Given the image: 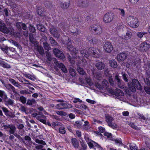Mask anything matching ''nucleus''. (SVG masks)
Here are the masks:
<instances>
[{
    "label": "nucleus",
    "mask_w": 150,
    "mask_h": 150,
    "mask_svg": "<svg viewBox=\"0 0 150 150\" xmlns=\"http://www.w3.org/2000/svg\"><path fill=\"white\" fill-rule=\"evenodd\" d=\"M46 54L47 58L49 61H52V62H54L55 64L58 67L60 68L62 71L64 73L67 72V69L63 63L59 62L56 58H52L51 55L49 52H46Z\"/></svg>",
    "instance_id": "1"
},
{
    "label": "nucleus",
    "mask_w": 150,
    "mask_h": 150,
    "mask_svg": "<svg viewBox=\"0 0 150 150\" xmlns=\"http://www.w3.org/2000/svg\"><path fill=\"white\" fill-rule=\"evenodd\" d=\"M4 129L6 131L9 132V134H13L16 137H17V134L16 133V128L15 126L12 124H4L3 126Z\"/></svg>",
    "instance_id": "2"
},
{
    "label": "nucleus",
    "mask_w": 150,
    "mask_h": 150,
    "mask_svg": "<svg viewBox=\"0 0 150 150\" xmlns=\"http://www.w3.org/2000/svg\"><path fill=\"white\" fill-rule=\"evenodd\" d=\"M127 22L128 25L133 28H137L139 25L138 19L133 16H129L128 17Z\"/></svg>",
    "instance_id": "3"
},
{
    "label": "nucleus",
    "mask_w": 150,
    "mask_h": 150,
    "mask_svg": "<svg viewBox=\"0 0 150 150\" xmlns=\"http://www.w3.org/2000/svg\"><path fill=\"white\" fill-rule=\"evenodd\" d=\"M105 121L109 127L114 129L117 127V125L115 123L112 122L114 119L112 116L107 114L105 115Z\"/></svg>",
    "instance_id": "4"
},
{
    "label": "nucleus",
    "mask_w": 150,
    "mask_h": 150,
    "mask_svg": "<svg viewBox=\"0 0 150 150\" xmlns=\"http://www.w3.org/2000/svg\"><path fill=\"white\" fill-rule=\"evenodd\" d=\"M33 117H36L37 119L42 123L46 124L47 118L45 115H44L40 112H39L38 113H33L32 114Z\"/></svg>",
    "instance_id": "5"
},
{
    "label": "nucleus",
    "mask_w": 150,
    "mask_h": 150,
    "mask_svg": "<svg viewBox=\"0 0 150 150\" xmlns=\"http://www.w3.org/2000/svg\"><path fill=\"white\" fill-rule=\"evenodd\" d=\"M0 31L6 34H9L11 35H13L14 30L12 27L7 28L6 25H0Z\"/></svg>",
    "instance_id": "6"
},
{
    "label": "nucleus",
    "mask_w": 150,
    "mask_h": 150,
    "mask_svg": "<svg viewBox=\"0 0 150 150\" xmlns=\"http://www.w3.org/2000/svg\"><path fill=\"white\" fill-rule=\"evenodd\" d=\"M72 106L71 104H69L67 102L60 103L56 105L55 108L59 110H63L68 109L71 108Z\"/></svg>",
    "instance_id": "7"
},
{
    "label": "nucleus",
    "mask_w": 150,
    "mask_h": 150,
    "mask_svg": "<svg viewBox=\"0 0 150 150\" xmlns=\"http://www.w3.org/2000/svg\"><path fill=\"white\" fill-rule=\"evenodd\" d=\"M114 18V15L111 12H108L106 13L104 16L103 20L106 23H108L111 22Z\"/></svg>",
    "instance_id": "8"
},
{
    "label": "nucleus",
    "mask_w": 150,
    "mask_h": 150,
    "mask_svg": "<svg viewBox=\"0 0 150 150\" xmlns=\"http://www.w3.org/2000/svg\"><path fill=\"white\" fill-rule=\"evenodd\" d=\"M2 83L4 84V86L6 87V88L10 92V94H12V91L14 95H16L18 94V93L16 91L15 88L10 83L5 84L3 82Z\"/></svg>",
    "instance_id": "9"
},
{
    "label": "nucleus",
    "mask_w": 150,
    "mask_h": 150,
    "mask_svg": "<svg viewBox=\"0 0 150 150\" xmlns=\"http://www.w3.org/2000/svg\"><path fill=\"white\" fill-rule=\"evenodd\" d=\"M102 85H101L98 83H95V86L100 89H103V88H105L106 89L108 88V83L107 80H103L102 82Z\"/></svg>",
    "instance_id": "10"
},
{
    "label": "nucleus",
    "mask_w": 150,
    "mask_h": 150,
    "mask_svg": "<svg viewBox=\"0 0 150 150\" xmlns=\"http://www.w3.org/2000/svg\"><path fill=\"white\" fill-rule=\"evenodd\" d=\"M53 52L55 55L61 59L64 58V56L63 52L57 48H54L53 50Z\"/></svg>",
    "instance_id": "11"
},
{
    "label": "nucleus",
    "mask_w": 150,
    "mask_h": 150,
    "mask_svg": "<svg viewBox=\"0 0 150 150\" xmlns=\"http://www.w3.org/2000/svg\"><path fill=\"white\" fill-rule=\"evenodd\" d=\"M103 47L105 52L108 53L111 52L113 49L111 43L108 42H107L105 43Z\"/></svg>",
    "instance_id": "12"
},
{
    "label": "nucleus",
    "mask_w": 150,
    "mask_h": 150,
    "mask_svg": "<svg viewBox=\"0 0 150 150\" xmlns=\"http://www.w3.org/2000/svg\"><path fill=\"white\" fill-rule=\"evenodd\" d=\"M132 85L136 87L137 89L140 91L142 90V88L141 84L137 79H132Z\"/></svg>",
    "instance_id": "13"
},
{
    "label": "nucleus",
    "mask_w": 150,
    "mask_h": 150,
    "mask_svg": "<svg viewBox=\"0 0 150 150\" xmlns=\"http://www.w3.org/2000/svg\"><path fill=\"white\" fill-rule=\"evenodd\" d=\"M50 33L53 35V36L55 37L58 38L60 34L58 31L54 27L52 26V28L50 29Z\"/></svg>",
    "instance_id": "14"
},
{
    "label": "nucleus",
    "mask_w": 150,
    "mask_h": 150,
    "mask_svg": "<svg viewBox=\"0 0 150 150\" xmlns=\"http://www.w3.org/2000/svg\"><path fill=\"white\" fill-rule=\"evenodd\" d=\"M102 28L100 25H94V35H99L102 33Z\"/></svg>",
    "instance_id": "15"
},
{
    "label": "nucleus",
    "mask_w": 150,
    "mask_h": 150,
    "mask_svg": "<svg viewBox=\"0 0 150 150\" xmlns=\"http://www.w3.org/2000/svg\"><path fill=\"white\" fill-rule=\"evenodd\" d=\"M67 48L69 50L73 53L77 54L78 52V50H76L74 47L71 45V42H69L67 43Z\"/></svg>",
    "instance_id": "16"
},
{
    "label": "nucleus",
    "mask_w": 150,
    "mask_h": 150,
    "mask_svg": "<svg viewBox=\"0 0 150 150\" xmlns=\"http://www.w3.org/2000/svg\"><path fill=\"white\" fill-rule=\"evenodd\" d=\"M43 9V8L42 7H39L37 10V12L39 15L43 17L44 18H45L46 20L47 21H48L49 20V18L47 16L44 14Z\"/></svg>",
    "instance_id": "17"
},
{
    "label": "nucleus",
    "mask_w": 150,
    "mask_h": 150,
    "mask_svg": "<svg viewBox=\"0 0 150 150\" xmlns=\"http://www.w3.org/2000/svg\"><path fill=\"white\" fill-rule=\"evenodd\" d=\"M112 94L118 97L123 96L124 94L123 92L122 91L118 88H116L115 91H113Z\"/></svg>",
    "instance_id": "18"
},
{
    "label": "nucleus",
    "mask_w": 150,
    "mask_h": 150,
    "mask_svg": "<svg viewBox=\"0 0 150 150\" xmlns=\"http://www.w3.org/2000/svg\"><path fill=\"white\" fill-rule=\"evenodd\" d=\"M140 47L142 51H146L150 47V45L149 44L146 42H144L140 45Z\"/></svg>",
    "instance_id": "19"
},
{
    "label": "nucleus",
    "mask_w": 150,
    "mask_h": 150,
    "mask_svg": "<svg viewBox=\"0 0 150 150\" xmlns=\"http://www.w3.org/2000/svg\"><path fill=\"white\" fill-rule=\"evenodd\" d=\"M127 56V54L124 53H122L117 56V59L118 60L121 61H124Z\"/></svg>",
    "instance_id": "20"
},
{
    "label": "nucleus",
    "mask_w": 150,
    "mask_h": 150,
    "mask_svg": "<svg viewBox=\"0 0 150 150\" xmlns=\"http://www.w3.org/2000/svg\"><path fill=\"white\" fill-rule=\"evenodd\" d=\"M70 5V1L68 2H61L60 3V7L63 9H67Z\"/></svg>",
    "instance_id": "21"
},
{
    "label": "nucleus",
    "mask_w": 150,
    "mask_h": 150,
    "mask_svg": "<svg viewBox=\"0 0 150 150\" xmlns=\"http://www.w3.org/2000/svg\"><path fill=\"white\" fill-rule=\"evenodd\" d=\"M79 6L81 7H86L87 6L88 3L87 0H79L78 2Z\"/></svg>",
    "instance_id": "22"
},
{
    "label": "nucleus",
    "mask_w": 150,
    "mask_h": 150,
    "mask_svg": "<svg viewBox=\"0 0 150 150\" xmlns=\"http://www.w3.org/2000/svg\"><path fill=\"white\" fill-rule=\"evenodd\" d=\"M96 66L98 69L101 70L104 68L105 65L104 63L101 62H99L96 64Z\"/></svg>",
    "instance_id": "23"
},
{
    "label": "nucleus",
    "mask_w": 150,
    "mask_h": 150,
    "mask_svg": "<svg viewBox=\"0 0 150 150\" xmlns=\"http://www.w3.org/2000/svg\"><path fill=\"white\" fill-rule=\"evenodd\" d=\"M9 81L14 86L19 88H20L21 86L19 84L18 82H17L15 80L11 78L9 79Z\"/></svg>",
    "instance_id": "24"
},
{
    "label": "nucleus",
    "mask_w": 150,
    "mask_h": 150,
    "mask_svg": "<svg viewBox=\"0 0 150 150\" xmlns=\"http://www.w3.org/2000/svg\"><path fill=\"white\" fill-rule=\"evenodd\" d=\"M44 38L45 40L46 41L47 40L46 37L45 36ZM43 47L47 51H49L51 49L50 46L46 41L43 42Z\"/></svg>",
    "instance_id": "25"
},
{
    "label": "nucleus",
    "mask_w": 150,
    "mask_h": 150,
    "mask_svg": "<svg viewBox=\"0 0 150 150\" xmlns=\"http://www.w3.org/2000/svg\"><path fill=\"white\" fill-rule=\"evenodd\" d=\"M74 29H72L73 30L71 32L72 35L76 37H78L80 33V31L78 29L74 27Z\"/></svg>",
    "instance_id": "26"
},
{
    "label": "nucleus",
    "mask_w": 150,
    "mask_h": 150,
    "mask_svg": "<svg viewBox=\"0 0 150 150\" xmlns=\"http://www.w3.org/2000/svg\"><path fill=\"white\" fill-rule=\"evenodd\" d=\"M132 34L131 32L128 31L126 33V35H124L122 37V38L125 40H127L130 39L132 37Z\"/></svg>",
    "instance_id": "27"
},
{
    "label": "nucleus",
    "mask_w": 150,
    "mask_h": 150,
    "mask_svg": "<svg viewBox=\"0 0 150 150\" xmlns=\"http://www.w3.org/2000/svg\"><path fill=\"white\" fill-rule=\"evenodd\" d=\"M84 138L86 142H87L89 147L90 148H93V141L90 139L88 137H85Z\"/></svg>",
    "instance_id": "28"
},
{
    "label": "nucleus",
    "mask_w": 150,
    "mask_h": 150,
    "mask_svg": "<svg viewBox=\"0 0 150 150\" xmlns=\"http://www.w3.org/2000/svg\"><path fill=\"white\" fill-rule=\"evenodd\" d=\"M0 66H2V67L7 69L10 68H11L10 65L5 62L0 60Z\"/></svg>",
    "instance_id": "29"
},
{
    "label": "nucleus",
    "mask_w": 150,
    "mask_h": 150,
    "mask_svg": "<svg viewBox=\"0 0 150 150\" xmlns=\"http://www.w3.org/2000/svg\"><path fill=\"white\" fill-rule=\"evenodd\" d=\"M61 28L64 32H66L68 31L69 29V26L68 24L64 23H62Z\"/></svg>",
    "instance_id": "30"
},
{
    "label": "nucleus",
    "mask_w": 150,
    "mask_h": 150,
    "mask_svg": "<svg viewBox=\"0 0 150 150\" xmlns=\"http://www.w3.org/2000/svg\"><path fill=\"white\" fill-rule=\"evenodd\" d=\"M72 143L75 148H77L79 146V142L76 139H72Z\"/></svg>",
    "instance_id": "31"
},
{
    "label": "nucleus",
    "mask_w": 150,
    "mask_h": 150,
    "mask_svg": "<svg viewBox=\"0 0 150 150\" xmlns=\"http://www.w3.org/2000/svg\"><path fill=\"white\" fill-rule=\"evenodd\" d=\"M49 39L52 46H57L58 45L57 42L52 37H49Z\"/></svg>",
    "instance_id": "32"
},
{
    "label": "nucleus",
    "mask_w": 150,
    "mask_h": 150,
    "mask_svg": "<svg viewBox=\"0 0 150 150\" xmlns=\"http://www.w3.org/2000/svg\"><path fill=\"white\" fill-rule=\"evenodd\" d=\"M110 66L112 68H115L117 67V62L115 60H110L109 62Z\"/></svg>",
    "instance_id": "33"
},
{
    "label": "nucleus",
    "mask_w": 150,
    "mask_h": 150,
    "mask_svg": "<svg viewBox=\"0 0 150 150\" xmlns=\"http://www.w3.org/2000/svg\"><path fill=\"white\" fill-rule=\"evenodd\" d=\"M104 135L108 139L112 141H114V139L111 133H109L107 132H105L104 133Z\"/></svg>",
    "instance_id": "34"
},
{
    "label": "nucleus",
    "mask_w": 150,
    "mask_h": 150,
    "mask_svg": "<svg viewBox=\"0 0 150 150\" xmlns=\"http://www.w3.org/2000/svg\"><path fill=\"white\" fill-rule=\"evenodd\" d=\"M36 103L35 100L33 98L29 99L27 101V104L30 105H33L35 104Z\"/></svg>",
    "instance_id": "35"
},
{
    "label": "nucleus",
    "mask_w": 150,
    "mask_h": 150,
    "mask_svg": "<svg viewBox=\"0 0 150 150\" xmlns=\"http://www.w3.org/2000/svg\"><path fill=\"white\" fill-rule=\"evenodd\" d=\"M0 97L5 99H7L8 97L6 93L4 91L0 90Z\"/></svg>",
    "instance_id": "36"
},
{
    "label": "nucleus",
    "mask_w": 150,
    "mask_h": 150,
    "mask_svg": "<svg viewBox=\"0 0 150 150\" xmlns=\"http://www.w3.org/2000/svg\"><path fill=\"white\" fill-rule=\"evenodd\" d=\"M23 75L27 78L32 80H34V79H35V76L34 75H30L29 74H24Z\"/></svg>",
    "instance_id": "37"
},
{
    "label": "nucleus",
    "mask_w": 150,
    "mask_h": 150,
    "mask_svg": "<svg viewBox=\"0 0 150 150\" xmlns=\"http://www.w3.org/2000/svg\"><path fill=\"white\" fill-rule=\"evenodd\" d=\"M38 29L40 31L43 32L45 31V28L43 25L41 24H39L37 25Z\"/></svg>",
    "instance_id": "38"
},
{
    "label": "nucleus",
    "mask_w": 150,
    "mask_h": 150,
    "mask_svg": "<svg viewBox=\"0 0 150 150\" xmlns=\"http://www.w3.org/2000/svg\"><path fill=\"white\" fill-rule=\"evenodd\" d=\"M88 121H86L84 122V124L83 125L84 129L89 131H91V128H90L88 126Z\"/></svg>",
    "instance_id": "39"
},
{
    "label": "nucleus",
    "mask_w": 150,
    "mask_h": 150,
    "mask_svg": "<svg viewBox=\"0 0 150 150\" xmlns=\"http://www.w3.org/2000/svg\"><path fill=\"white\" fill-rule=\"evenodd\" d=\"M100 50L98 49H96L94 50V57H99L100 55Z\"/></svg>",
    "instance_id": "40"
},
{
    "label": "nucleus",
    "mask_w": 150,
    "mask_h": 150,
    "mask_svg": "<svg viewBox=\"0 0 150 150\" xmlns=\"http://www.w3.org/2000/svg\"><path fill=\"white\" fill-rule=\"evenodd\" d=\"M37 48L40 54L42 55L44 54V50L42 46H38Z\"/></svg>",
    "instance_id": "41"
},
{
    "label": "nucleus",
    "mask_w": 150,
    "mask_h": 150,
    "mask_svg": "<svg viewBox=\"0 0 150 150\" xmlns=\"http://www.w3.org/2000/svg\"><path fill=\"white\" fill-rule=\"evenodd\" d=\"M77 71L80 74L84 75L86 74V73L83 69L80 67H79L77 68Z\"/></svg>",
    "instance_id": "42"
},
{
    "label": "nucleus",
    "mask_w": 150,
    "mask_h": 150,
    "mask_svg": "<svg viewBox=\"0 0 150 150\" xmlns=\"http://www.w3.org/2000/svg\"><path fill=\"white\" fill-rule=\"evenodd\" d=\"M117 84L118 87L121 89H123L125 87L124 83L122 81L117 82Z\"/></svg>",
    "instance_id": "43"
},
{
    "label": "nucleus",
    "mask_w": 150,
    "mask_h": 150,
    "mask_svg": "<svg viewBox=\"0 0 150 150\" xmlns=\"http://www.w3.org/2000/svg\"><path fill=\"white\" fill-rule=\"evenodd\" d=\"M128 85L129 89L132 92H134L136 91V88H137L136 87L132 85H129V83Z\"/></svg>",
    "instance_id": "44"
},
{
    "label": "nucleus",
    "mask_w": 150,
    "mask_h": 150,
    "mask_svg": "<svg viewBox=\"0 0 150 150\" xmlns=\"http://www.w3.org/2000/svg\"><path fill=\"white\" fill-rule=\"evenodd\" d=\"M70 74L73 76H74L76 75V71L75 70L72 68H70L69 69Z\"/></svg>",
    "instance_id": "45"
},
{
    "label": "nucleus",
    "mask_w": 150,
    "mask_h": 150,
    "mask_svg": "<svg viewBox=\"0 0 150 150\" xmlns=\"http://www.w3.org/2000/svg\"><path fill=\"white\" fill-rule=\"evenodd\" d=\"M115 143L117 144H118L119 145H122L123 144L122 140L121 138H119L117 139L114 140Z\"/></svg>",
    "instance_id": "46"
},
{
    "label": "nucleus",
    "mask_w": 150,
    "mask_h": 150,
    "mask_svg": "<svg viewBox=\"0 0 150 150\" xmlns=\"http://www.w3.org/2000/svg\"><path fill=\"white\" fill-rule=\"evenodd\" d=\"M6 102L7 104L11 105H13L14 103V100L10 98L8 99Z\"/></svg>",
    "instance_id": "47"
},
{
    "label": "nucleus",
    "mask_w": 150,
    "mask_h": 150,
    "mask_svg": "<svg viewBox=\"0 0 150 150\" xmlns=\"http://www.w3.org/2000/svg\"><path fill=\"white\" fill-rule=\"evenodd\" d=\"M35 142L37 143L43 145H45L46 144L45 142L42 140L36 139L35 140Z\"/></svg>",
    "instance_id": "48"
},
{
    "label": "nucleus",
    "mask_w": 150,
    "mask_h": 150,
    "mask_svg": "<svg viewBox=\"0 0 150 150\" xmlns=\"http://www.w3.org/2000/svg\"><path fill=\"white\" fill-rule=\"evenodd\" d=\"M5 115L7 116H8L11 118H13L15 115L13 114L12 113L9 111H8L5 113Z\"/></svg>",
    "instance_id": "49"
},
{
    "label": "nucleus",
    "mask_w": 150,
    "mask_h": 150,
    "mask_svg": "<svg viewBox=\"0 0 150 150\" xmlns=\"http://www.w3.org/2000/svg\"><path fill=\"white\" fill-rule=\"evenodd\" d=\"M19 100L23 104H25L26 103L27 100L26 98L23 96H21L20 97Z\"/></svg>",
    "instance_id": "50"
},
{
    "label": "nucleus",
    "mask_w": 150,
    "mask_h": 150,
    "mask_svg": "<svg viewBox=\"0 0 150 150\" xmlns=\"http://www.w3.org/2000/svg\"><path fill=\"white\" fill-rule=\"evenodd\" d=\"M56 112L57 115L61 116H65L67 115L66 113L63 111H56Z\"/></svg>",
    "instance_id": "51"
},
{
    "label": "nucleus",
    "mask_w": 150,
    "mask_h": 150,
    "mask_svg": "<svg viewBox=\"0 0 150 150\" xmlns=\"http://www.w3.org/2000/svg\"><path fill=\"white\" fill-rule=\"evenodd\" d=\"M128 125H129L132 128L136 130L139 129V128L136 126L134 123L132 122H130L129 123Z\"/></svg>",
    "instance_id": "52"
},
{
    "label": "nucleus",
    "mask_w": 150,
    "mask_h": 150,
    "mask_svg": "<svg viewBox=\"0 0 150 150\" xmlns=\"http://www.w3.org/2000/svg\"><path fill=\"white\" fill-rule=\"evenodd\" d=\"M122 74L123 77V79L124 81L125 82H128V80L127 77V74H125L124 72H122Z\"/></svg>",
    "instance_id": "53"
},
{
    "label": "nucleus",
    "mask_w": 150,
    "mask_h": 150,
    "mask_svg": "<svg viewBox=\"0 0 150 150\" xmlns=\"http://www.w3.org/2000/svg\"><path fill=\"white\" fill-rule=\"evenodd\" d=\"M109 81V82L110 84L112 86L114 85V82L113 81L112 76H110L108 78Z\"/></svg>",
    "instance_id": "54"
},
{
    "label": "nucleus",
    "mask_w": 150,
    "mask_h": 150,
    "mask_svg": "<svg viewBox=\"0 0 150 150\" xmlns=\"http://www.w3.org/2000/svg\"><path fill=\"white\" fill-rule=\"evenodd\" d=\"M118 9L120 11V15L123 18L125 16V12L124 10L121 8H119Z\"/></svg>",
    "instance_id": "55"
},
{
    "label": "nucleus",
    "mask_w": 150,
    "mask_h": 150,
    "mask_svg": "<svg viewBox=\"0 0 150 150\" xmlns=\"http://www.w3.org/2000/svg\"><path fill=\"white\" fill-rule=\"evenodd\" d=\"M150 76H149V75L148 76V75H147V76H146V78L144 79L145 83L147 84V85L150 84V81L148 78Z\"/></svg>",
    "instance_id": "56"
},
{
    "label": "nucleus",
    "mask_w": 150,
    "mask_h": 150,
    "mask_svg": "<svg viewBox=\"0 0 150 150\" xmlns=\"http://www.w3.org/2000/svg\"><path fill=\"white\" fill-rule=\"evenodd\" d=\"M22 23L21 22H17L16 23V26L18 30H22L21 25Z\"/></svg>",
    "instance_id": "57"
},
{
    "label": "nucleus",
    "mask_w": 150,
    "mask_h": 150,
    "mask_svg": "<svg viewBox=\"0 0 150 150\" xmlns=\"http://www.w3.org/2000/svg\"><path fill=\"white\" fill-rule=\"evenodd\" d=\"M147 33H146L138 32L137 33V37L139 38H142L143 35Z\"/></svg>",
    "instance_id": "58"
},
{
    "label": "nucleus",
    "mask_w": 150,
    "mask_h": 150,
    "mask_svg": "<svg viewBox=\"0 0 150 150\" xmlns=\"http://www.w3.org/2000/svg\"><path fill=\"white\" fill-rule=\"evenodd\" d=\"M12 43L13 45H14L15 46H16L18 48L21 49V47L20 45L19 44H18V43L16 42V41L12 40Z\"/></svg>",
    "instance_id": "59"
},
{
    "label": "nucleus",
    "mask_w": 150,
    "mask_h": 150,
    "mask_svg": "<svg viewBox=\"0 0 150 150\" xmlns=\"http://www.w3.org/2000/svg\"><path fill=\"white\" fill-rule=\"evenodd\" d=\"M0 49H1L3 51H4L6 54H8V47L6 46L4 47H3L0 46Z\"/></svg>",
    "instance_id": "60"
},
{
    "label": "nucleus",
    "mask_w": 150,
    "mask_h": 150,
    "mask_svg": "<svg viewBox=\"0 0 150 150\" xmlns=\"http://www.w3.org/2000/svg\"><path fill=\"white\" fill-rule=\"evenodd\" d=\"M129 146L131 150H138L137 146L135 144H130Z\"/></svg>",
    "instance_id": "61"
},
{
    "label": "nucleus",
    "mask_w": 150,
    "mask_h": 150,
    "mask_svg": "<svg viewBox=\"0 0 150 150\" xmlns=\"http://www.w3.org/2000/svg\"><path fill=\"white\" fill-rule=\"evenodd\" d=\"M29 29L30 32L32 33H35L36 31L35 28L30 24L29 27Z\"/></svg>",
    "instance_id": "62"
},
{
    "label": "nucleus",
    "mask_w": 150,
    "mask_h": 150,
    "mask_svg": "<svg viewBox=\"0 0 150 150\" xmlns=\"http://www.w3.org/2000/svg\"><path fill=\"white\" fill-rule=\"evenodd\" d=\"M65 128L63 127H61L59 128V132L60 133L63 134L65 133Z\"/></svg>",
    "instance_id": "63"
},
{
    "label": "nucleus",
    "mask_w": 150,
    "mask_h": 150,
    "mask_svg": "<svg viewBox=\"0 0 150 150\" xmlns=\"http://www.w3.org/2000/svg\"><path fill=\"white\" fill-rule=\"evenodd\" d=\"M144 90L146 93L150 95V87L148 86H145L144 87Z\"/></svg>",
    "instance_id": "64"
}]
</instances>
